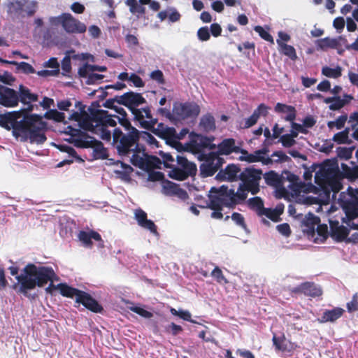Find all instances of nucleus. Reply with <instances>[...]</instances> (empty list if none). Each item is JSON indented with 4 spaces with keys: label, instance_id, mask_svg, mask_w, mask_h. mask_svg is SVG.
Masks as SVG:
<instances>
[{
    "label": "nucleus",
    "instance_id": "48",
    "mask_svg": "<svg viewBox=\"0 0 358 358\" xmlns=\"http://www.w3.org/2000/svg\"><path fill=\"white\" fill-rule=\"evenodd\" d=\"M178 185L169 180H166L163 185L164 193L166 195L174 196L176 189H178Z\"/></svg>",
    "mask_w": 358,
    "mask_h": 358
},
{
    "label": "nucleus",
    "instance_id": "41",
    "mask_svg": "<svg viewBox=\"0 0 358 358\" xmlns=\"http://www.w3.org/2000/svg\"><path fill=\"white\" fill-rule=\"evenodd\" d=\"M177 163L180 166V168H182L185 169H194L192 170V172L196 173V166L194 163L189 162L187 158L184 156L177 155L176 157Z\"/></svg>",
    "mask_w": 358,
    "mask_h": 358
},
{
    "label": "nucleus",
    "instance_id": "30",
    "mask_svg": "<svg viewBox=\"0 0 358 358\" xmlns=\"http://www.w3.org/2000/svg\"><path fill=\"white\" fill-rule=\"evenodd\" d=\"M275 110L277 113H287V115L284 117L286 121L292 122L296 118V109L294 106L278 103L275 106Z\"/></svg>",
    "mask_w": 358,
    "mask_h": 358
},
{
    "label": "nucleus",
    "instance_id": "5",
    "mask_svg": "<svg viewBox=\"0 0 358 358\" xmlns=\"http://www.w3.org/2000/svg\"><path fill=\"white\" fill-rule=\"evenodd\" d=\"M263 172L262 169L250 166L244 169L239 174V180L241 183L235 192L236 197L241 201H244L248 196V192L255 195L260 191V180Z\"/></svg>",
    "mask_w": 358,
    "mask_h": 358
},
{
    "label": "nucleus",
    "instance_id": "4",
    "mask_svg": "<svg viewBox=\"0 0 358 358\" xmlns=\"http://www.w3.org/2000/svg\"><path fill=\"white\" fill-rule=\"evenodd\" d=\"M140 138L141 131L138 129L123 132L120 128L117 127L113 132L111 145L120 157H129L132 151L138 152L141 150Z\"/></svg>",
    "mask_w": 358,
    "mask_h": 358
},
{
    "label": "nucleus",
    "instance_id": "47",
    "mask_svg": "<svg viewBox=\"0 0 358 358\" xmlns=\"http://www.w3.org/2000/svg\"><path fill=\"white\" fill-rule=\"evenodd\" d=\"M119 122V124L124 127V131L126 132L132 131V130L137 129L136 127H133L131 124V122L128 119L127 116L125 117H119L117 115L114 116Z\"/></svg>",
    "mask_w": 358,
    "mask_h": 358
},
{
    "label": "nucleus",
    "instance_id": "33",
    "mask_svg": "<svg viewBox=\"0 0 358 358\" xmlns=\"http://www.w3.org/2000/svg\"><path fill=\"white\" fill-rule=\"evenodd\" d=\"M324 102L331 103L329 106L331 110H337L344 107L349 102V100L343 99L340 96H332L325 98Z\"/></svg>",
    "mask_w": 358,
    "mask_h": 358
},
{
    "label": "nucleus",
    "instance_id": "42",
    "mask_svg": "<svg viewBox=\"0 0 358 358\" xmlns=\"http://www.w3.org/2000/svg\"><path fill=\"white\" fill-rule=\"evenodd\" d=\"M13 65L17 66V70H20L25 74L35 73L36 70L29 63L25 62H10Z\"/></svg>",
    "mask_w": 358,
    "mask_h": 358
},
{
    "label": "nucleus",
    "instance_id": "57",
    "mask_svg": "<svg viewBox=\"0 0 358 358\" xmlns=\"http://www.w3.org/2000/svg\"><path fill=\"white\" fill-rule=\"evenodd\" d=\"M129 309L132 312H134L145 318H150L153 315V314L151 312L146 310L143 309V308H141L138 306H132V307H130Z\"/></svg>",
    "mask_w": 358,
    "mask_h": 358
},
{
    "label": "nucleus",
    "instance_id": "20",
    "mask_svg": "<svg viewBox=\"0 0 358 358\" xmlns=\"http://www.w3.org/2000/svg\"><path fill=\"white\" fill-rule=\"evenodd\" d=\"M320 222V219L319 217L311 213H308L303 221V224L305 227L303 229L304 232L306 233L309 237L313 238L315 235V227L317 226Z\"/></svg>",
    "mask_w": 358,
    "mask_h": 358
},
{
    "label": "nucleus",
    "instance_id": "49",
    "mask_svg": "<svg viewBox=\"0 0 358 358\" xmlns=\"http://www.w3.org/2000/svg\"><path fill=\"white\" fill-rule=\"evenodd\" d=\"M254 30L257 33L259 34V36L262 39H264L272 44L274 43V40H273V36L267 31H266L262 27H261L259 25L255 26L254 27Z\"/></svg>",
    "mask_w": 358,
    "mask_h": 358
},
{
    "label": "nucleus",
    "instance_id": "11",
    "mask_svg": "<svg viewBox=\"0 0 358 358\" xmlns=\"http://www.w3.org/2000/svg\"><path fill=\"white\" fill-rule=\"evenodd\" d=\"M89 112L92 115L96 126V129L101 127H115L117 124L114 116L107 110L89 108Z\"/></svg>",
    "mask_w": 358,
    "mask_h": 358
},
{
    "label": "nucleus",
    "instance_id": "45",
    "mask_svg": "<svg viewBox=\"0 0 358 358\" xmlns=\"http://www.w3.org/2000/svg\"><path fill=\"white\" fill-rule=\"evenodd\" d=\"M126 4L129 6L130 11L132 13L144 14L145 13V8L140 6L137 0H127Z\"/></svg>",
    "mask_w": 358,
    "mask_h": 358
},
{
    "label": "nucleus",
    "instance_id": "15",
    "mask_svg": "<svg viewBox=\"0 0 358 358\" xmlns=\"http://www.w3.org/2000/svg\"><path fill=\"white\" fill-rule=\"evenodd\" d=\"M134 218L141 227L149 230L155 235L158 234L157 226L153 221L148 219V215L141 208L136 209L134 211Z\"/></svg>",
    "mask_w": 358,
    "mask_h": 358
},
{
    "label": "nucleus",
    "instance_id": "55",
    "mask_svg": "<svg viewBox=\"0 0 358 358\" xmlns=\"http://www.w3.org/2000/svg\"><path fill=\"white\" fill-rule=\"evenodd\" d=\"M271 157H278V159H272V160L273 161V162H275V163L287 162L291 161L290 157H288L282 151H275L271 155Z\"/></svg>",
    "mask_w": 358,
    "mask_h": 358
},
{
    "label": "nucleus",
    "instance_id": "35",
    "mask_svg": "<svg viewBox=\"0 0 358 358\" xmlns=\"http://www.w3.org/2000/svg\"><path fill=\"white\" fill-rule=\"evenodd\" d=\"M248 207L255 210L258 215H260V213L262 212L264 209V201L263 200L259 197L255 196L250 199L248 201Z\"/></svg>",
    "mask_w": 358,
    "mask_h": 358
},
{
    "label": "nucleus",
    "instance_id": "14",
    "mask_svg": "<svg viewBox=\"0 0 358 358\" xmlns=\"http://www.w3.org/2000/svg\"><path fill=\"white\" fill-rule=\"evenodd\" d=\"M62 27L69 34H83L86 31L85 24L75 18L71 13L64 16Z\"/></svg>",
    "mask_w": 358,
    "mask_h": 358
},
{
    "label": "nucleus",
    "instance_id": "21",
    "mask_svg": "<svg viewBox=\"0 0 358 358\" xmlns=\"http://www.w3.org/2000/svg\"><path fill=\"white\" fill-rule=\"evenodd\" d=\"M194 169H185L180 167H173L169 173V176L174 180L182 181L188 178L189 176H194L196 173L192 172Z\"/></svg>",
    "mask_w": 358,
    "mask_h": 358
},
{
    "label": "nucleus",
    "instance_id": "60",
    "mask_svg": "<svg viewBox=\"0 0 358 358\" xmlns=\"http://www.w3.org/2000/svg\"><path fill=\"white\" fill-rule=\"evenodd\" d=\"M283 174L284 176L282 177V178L286 179L287 180L290 182L292 185H298L299 178L296 175L291 173L289 171H285L283 172Z\"/></svg>",
    "mask_w": 358,
    "mask_h": 358
},
{
    "label": "nucleus",
    "instance_id": "22",
    "mask_svg": "<svg viewBox=\"0 0 358 358\" xmlns=\"http://www.w3.org/2000/svg\"><path fill=\"white\" fill-rule=\"evenodd\" d=\"M78 237L86 247L92 246L93 243L92 239H94L96 241H102L101 235L98 232L93 230L90 231V232L80 231L78 235Z\"/></svg>",
    "mask_w": 358,
    "mask_h": 358
},
{
    "label": "nucleus",
    "instance_id": "40",
    "mask_svg": "<svg viewBox=\"0 0 358 358\" xmlns=\"http://www.w3.org/2000/svg\"><path fill=\"white\" fill-rule=\"evenodd\" d=\"M45 117L48 120H52L57 122H62L65 119L64 113L59 112L55 109L50 110L45 113Z\"/></svg>",
    "mask_w": 358,
    "mask_h": 358
},
{
    "label": "nucleus",
    "instance_id": "24",
    "mask_svg": "<svg viewBox=\"0 0 358 358\" xmlns=\"http://www.w3.org/2000/svg\"><path fill=\"white\" fill-rule=\"evenodd\" d=\"M19 101L23 104L28 103L36 102L38 101V95L31 92V90L24 87L23 85H20L19 87L18 92Z\"/></svg>",
    "mask_w": 358,
    "mask_h": 358
},
{
    "label": "nucleus",
    "instance_id": "54",
    "mask_svg": "<svg viewBox=\"0 0 358 358\" xmlns=\"http://www.w3.org/2000/svg\"><path fill=\"white\" fill-rule=\"evenodd\" d=\"M262 215L266 216L268 219L275 222H278L280 220V217H278V214L276 213L274 209L264 208V210L260 213L259 216Z\"/></svg>",
    "mask_w": 358,
    "mask_h": 358
},
{
    "label": "nucleus",
    "instance_id": "46",
    "mask_svg": "<svg viewBox=\"0 0 358 358\" xmlns=\"http://www.w3.org/2000/svg\"><path fill=\"white\" fill-rule=\"evenodd\" d=\"M272 341L276 350L282 352L286 351L287 345L285 343V336H283L282 337H277L275 334H274Z\"/></svg>",
    "mask_w": 358,
    "mask_h": 358
},
{
    "label": "nucleus",
    "instance_id": "53",
    "mask_svg": "<svg viewBox=\"0 0 358 358\" xmlns=\"http://www.w3.org/2000/svg\"><path fill=\"white\" fill-rule=\"evenodd\" d=\"M59 150L62 152H64L69 154L70 156L75 158L78 162L83 161L81 157L77 155L76 150L69 145H60Z\"/></svg>",
    "mask_w": 358,
    "mask_h": 358
},
{
    "label": "nucleus",
    "instance_id": "39",
    "mask_svg": "<svg viewBox=\"0 0 358 358\" xmlns=\"http://www.w3.org/2000/svg\"><path fill=\"white\" fill-rule=\"evenodd\" d=\"M322 73L328 78H338L341 76L342 70L341 68L338 66L335 69H332L329 66H324L322 69Z\"/></svg>",
    "mask_w": 358,
    "mask_h": 358
},
{
    "label": "nucleus",
    "instance_id": "56",
    "mask_svg": "<svg viewBox=\"0 0 358 358\" xmlns=\"http://www.w3.org/2000/svg\"><path fill=\"white\" fill-rule=\"evenodd\" d=\"M198 38L201 41H208L210 38V34L208 27H203L197 31Z\"/></svg>",
    "mask_w": 358,
    "mask_h": 358
},
{
    "label": "nucleus",
    "instance_id": "12",
    "mask_svg": "<svg viewBox=\"0 0 358 358\" xmlns=\"http://www.w3.org/2000/svg\"><path fill=\"white\" fill-rule=\"evenodd\" d=\"M196 138L191 141L190 147L192 152L195 153H200L204 149L208 148L209 150H215L216 145L213 143L215 137L213 136H206L201 134H194Z\"/></svg>",
    "mask_w": 358,
    "mask_h": 358
},
{
    "label": "nucleus",
    "instance_id": "7",
    "mask_svg": "<svg viewBox=\"0 0 358 358\" xmlns=\"http://www.w3.org/2000/svg\"><path fill=\"white\" fill-rule=\"evenodd\" d=\"M76 297L75 303L78 306L82 304L87 310L95 313H101L103 310L102 306L94 299L89 293L73 287L71 296L69 298Z\"/></svg>",
    "mask_w": 358,
    "mask_h": 358
},
{
    "label": "nucleus",
    "instance_id": "51",
    "mask_svg": "<svg viewBox=\"0 0 358 358\" xmlns=\"http://www.w3.org/2000/svg\"><path fill=\"white\" fill-rule=\"evenodd\" d=\"M355 147L352 148H338V157L341 159L348 160L352 157Z\"/></svg>",
    "mask_w": 358,
    "mask_h": 358
},
{
    "label": "nucleus",
    "instance_id": "50",
    "mask_svg": "<svg viewBox=\"0 0 358 358\" xmlns=\"http://www.w3.org/2000/svg\"><path fill=\"white\" fill-rule=\"evenodd\" d=\"M211 276H213L218 283L227 284L228 280L224 276L222 270L218 267L215 268L211 272Z\"/></svg>",
    "mask_w": 358,
    "mask_h": 358
},
{
    "label": "nucleus",
    "instance_id": "27",
    "mask_svg": "<svg viewBox=\"0 0 358 358\" xmlns=\"http://www.w3.org/2000/svg\"><path fill=\"white\" fill-rule=\"evenodd\" d=\"M276 43L278 45V51L281 55L287 57L292 61L297 59L296 50L292 45H288L280 40H276Z\"/></svg>",
    "mask_w": 358,
    "mask_h": 358
},
{
    "label": "nucleus",
    "instance_id": "25",
    "mask_svg": "<svg viewBox=\"0 0 358 358\" xmlns=\"http://www.w3.org/2000/svg\"><path fill=\"white\" fill-rule=\"evenodd\" d=\"M267 185L278 188L282 185V178L275 171H269L262 175Z\"/></svg>",
    "mask_w": 358,
    "mask_h": 358
},
{
    "label": "nucleus",
    "instance_id": "38",
    "mask_svg": "<svg viewBox=\"0 0 358 358\" xmlns=\"http://www.w3.org/2000/svg\"><path fill=\"white\" fill-rule=\"evenodd\" d=\"M142 150H143V148L141 146V150L139 151H132L131 154H132L131 157V163L135 166H138L141 169H143L146 166V161L141 157L138 155Z\"/></svg>",
    "mask_w": 358,
    "mask_h": 358
},
{
    "label": "nucleus",
    "instance_id": "26",
    "mask_svg": "<svg viewBox=\"0 0 358 358\" xmlns=\"http://www.w3.org/2000/svg\"><path fill=\"white\" fill-rule=\"evenodd\" d=\"M239 159L248 163L262 162L264 165L271 164L273 162L269 157H265L264 156H259V155L257 154V150L253 153H248V155L240 156Z\"/></svg>",
    "mask_w": 358,
    "mask_h": 358
},
{
    "label": "nucleus",
    "instance_id": "34",
    "mask_svg": "<svg viewBox=\"0 0 358 358\" xmlns=\"http://www.w3.org/2000/svg\"><path fill=\"white\" fill-rule=\"evenodd\" d=\"M342 174L344 178L354 181L358 179V166L350 167L345 164H341Z\"/></svg>",
    "mask_w": 358,
    "mask_h": 358
},
{
    "label": "nucleus",
    "instance_id": "37",
    "mask_svg": "<svg viewBox=\"0 0 358 358\" xmlns=\"http://www.w3.org/2000/svg\"><path fill=\"white\" fill-rule=\"evenodd\" d=\"M350 129L345 128L342 131L338 132L334 134L333 140L338 144L350 143L351 141L349 140Z\"/></svg>",
    "mask_w": 358,
    "mask_h": 358
},
{
    "label": "nucleus",
    "instance_id": "32",
    "mask_svg": "<svg viewBox=\"0 0 358 358\" xmlns=\"http://www.w3.org/2000/svg\"><path fill=\"white\" fill-rule=\"evenodd\" d=\"M80 127L85 130L92 133H96V126L92 118V115L87 112L84 113L80 121L79 122Z\"/></svg>",
    "mask_w": 358,
    "mask_h": 358
},
{
    "label": "nucleus",
    "instance_id": "36",
    "mask_svg": "<svg viewBox=\"0 0 358 358\" xmlns=\"http://www.w3.org/2000/svg\"><path fill=\"white\" fill-rule=\"evenodd\" d=\"M315 233H317L319 237H317L314 241L316 243H324L328 238L329 234L328 232L327 225L326 224H320L319 223L315 229Z\"/></svg>",
    "mask_w": 358,
    "mask_h": 358
},
{
    "label": "nucleus",
    "instance_id": "18",
    "mask_svg": "<svg viewBox=\"0 0 358 358\" xmlns=\"http://www.w3.org/2000/svg\"><path fill=\"white\" fill-rule=\"evenodd\" d=\"M330 236L336 242L343 241L348 236L350 230L343 225H340L338 221H330Z\"/></svg>",
    "mask_w": 358,
    "mask_h": 358
},
{
    "label": "nucleus",
    "instance_id": "16",
    "mask_svg": "<svg viewBox=\"0 0 358 358\" xmlns=\"http://www.w3.org/2000/svg\"><path fill=\"white\" fill-rule=\"evenodd\" d=\"M294 293L303 294L307 296L317 297L322 294V290L320 287L312 282H305L294 287L292 290Z\"/></svg>",
    "mask_w": 358,
    "mask_h": 358
},
{
    "label": "nucleus",
    "instance_id": "43",
    "mask_svg": "<svg viewBox=\"0 0 358 358\" xmlns=\"http://www.w3.org/2000/svg\"><path fill=\"white\" fill-rule=\"evenodd\" d=\"M76 107L78 108L80 112L73 111L70 116V119L79 122L83 115L86 112L85 106L83 105L80 101H77L76 103Z\"/></svg>",
    "mask_w": 358,
    "mask_h": 358
},
{
    "label": "nucleus",
    "instance_id": "13",
    "mask_svg": "<svg viewBox=\"0 0 358 358\" xmlns=\"http://www.w3.org/2000/svg\"><path fill=\"white\" fill-rule=\"evenodd\" d=\"M18 103V92L12 88L0 85V105L6 108H14Z\"/></svg>",
    "mask_w": 358,
    "mask_h": 358
},
{
    "label": "nucleus",
    "instance_id": "1",
    "mask_svg": "<svg viewBox=\"0 0 358 358\" xmlns=\"http://www.w3.org/2000/svg\"><path fill=\"white\" fill-rule=\"evenodd\" d=\"M16 280L17 284H15L13 288L16 289L18 287L17 292L22 294L29 299H34L36 297V294L32 295L29 293V290L34 289L36 287H43L48 282L50 283L45 289L48 294H52L54 290L59 289L63 296L69 298L73 289V287L66 283L53 284L54 281L59 280V277L51 266H38L33 263L27 264L20 275L16 277Z\"/></svg>",
    "mask_w": 358,
    "mask_h": 358
},
{
    "label": "nucleus",
    "instance_id": "63",
    "mask_svg": "<svg viewBox=\"0 0 358 358\" xmlns=\"http://www.w3.org/2000/svg\"><path fill=\"white\" fill-rule=\"evenodd\" d=\"M280 141L285 148H290L296 143V141L292 138L288 134H284L281 136L280 138Z\"/></svg>",
    "mask_w": 358,
    "mask_h": 358
},
{
    "label": "nucleus",
    "instance_id": "17",
    "mask_svg": "<svg viewBox=\"0 0 358 358\" xmlns=\"http://www.w3.org/2000/svg\"><path fill=\"white\" fill-rule=\"evenodd\" d=\"M241 172L239 165L231 164L227 165L224 169L220 170L216 177L220 180L234 182L239 180Z\"/></svg>",
    "mask_w": 358,
    "mask_h": 358
},
{
    "label": "nucleus",
    "instance_id": "23",
    "mask_svg": "<svg viewBox=\"0 0 358 358\" xmlns=\"http://www.w3.org/2000/svg\"><path fill=\"white\" fill-rule=\"evenodd\" d=\"M345 310L340 307L334 308L331 310H325L320 319V322L322 323L331 322H334L340 318Z\"/></svg>",
    "mask_w": 358,
    "mask_h": 358
},
{
    "label": "nucleus",
    "instance_id": "31",
    "mask_svg": "<svg viewBox=\"0 0 358 358\" xmlns=\"http://www.w3.org/2000/svg\"><path fill=\"white\" fill-rule=\"evenodd\" d=\"M199 127L206 132L214 131L216 127L214 117L210 113L203 115L200 120Z\"/></svg>",
    "mask_w": 358,
    "mask_h": 358
},
{
    "label": "nucleus",
    "instance_id": "10",
    "mask_svg": "<svg viewBox=\"0 0 358 358\" xmlns=\"http://www.w3.org/2000/svg\"><path fill=\"white\" fill-rule=\"evenodd\" d=\"M199 113L200 107L195 103H175L173 108V114L178 120L196 117Z\"/></svg>",
    "mask_w": 358,
    "mask_h": 358
},
{
    "label": "nucleus",
    "instance_id": "59",
    "mask_svg": "<svg viewBox=\"0 0 358 358\" xmlns=\"http://www.w3.org/2000/svg\"><path fill=\"white\" fill-rule=\"evenodd\" d=\"M107 128H99L97 129V133L95 134L99 135L102 140L110 141L111 138H113V135H111V132Z\"/></svg>",
    "mask_w": 358,
    "mask_h": 358
},
{
    "label": "nucleus",
    "instance_id": "61",
    "mask_svg": "<svg viewBox=\"0 0 358 358\" xmlns=\"http://www.w3.org/2000/svg\"><path fill=\"white\" fill-rule=\"evenodd\" d=\"M159 155L162 158L164 166L167 168H171V165L170 164L174 162L173 157L170 153L162 151L159 152Z\"/></svg>",
    "mask_w": 358,
    "mask_h": 358
},
{
    "label": "nucleus",
    "instance_id": "44",
    "mask_svg": "<svg viewBox=\"0 0 358 358\" xmlns=\"http://www.w3.org/2000/svg\"><path fill=\"white\" fill-rule=\"evenodd\" d=\"M89 138L86 134V136H79L73 139L74 145L77 148H90L92 145V141H88L87 138Z\"/></svg>",
    "mask_w": 358,
    "mask_h": 358
},
{
    "label": "nucleus",
    "instance_id": "58",
    "mask_svg": "<svg viewBox=\"0 0 358 358\" xmlns=\"http://www.w3.org/2000/svg\"><path fill=\"white\" fill-rule=\"evenodd\" d=\"M231 219L237 225L243 229H246V224L243 215L236 212L233 213L231 215Z\"/></svg>",
    "mask_w": 358,
    "mask_h": 358
},
{
    "label": "nucleus",
    "instance_id": "64",
    "mask_svg": "<svg viewBox=\"0 0 358 358\" xmlns=\"http://www.w3.org/2000/svg\"><path fill=\"white\" fill-rule=\"evenodd\" d=\"M129 80L132 82L134 85L136 87H143L145 85V83L143 82L142 78L134 73H132L129 76Z\"/></svg>",
    "mask_w": 358,
    "mask_h": 358
},
{
    "label": "nucleus",
    "instance_id": "52",
    "mask_svg": "<svg viewBox=\"0 0 358 358\" xmlns=\"http://www.w3.org/2000/svg\"><path fill=\"white\" fill-rule=\"evenodd\" d=\"M150 78L156 81L159 85H164L166 81L164 73L161 70H155L150 73Z\"/></svg>",
    "mask_w": 358,
    "mask_h": 358
},
{
    "label": "nucleus",
    "instance_id": "8",
    "mask_svg": "<svg viewBox=\"0 0 358 358\" xmlns=\"http://www.w3.org/2000/svg\"><path fill=\"white\" fill-rule=\"evenodd\" d=\"M342 208L346 215L343 222L351 229L358 230V197L351 196L350 199L342 201Z\"/></svg>",
    "mask_w": 358,
    "mask_h": 358
},
{
    "label": "nucleus",
    "instance_id": "29",
    "mask_svg": "<svg viewBox=\"0 0 358 358\" xmlns=\"http://www.w3.org/2000/svg\"><path fill=\"white\" fill-rule=\"evenodd\" d=\"M315 45L317 50H326L327 48L337 49L339 47L338 39L330 38L329 37L317 40Z\"/></svg>",
    "mask_w": 358,
    "mask_h": 358
},
{
    "label": "nucleus",
    "instance_id": "2",
    "mask_svg": "<svg viewBox=\"0 0 358 358\" xmlns=\"http://www.w3.org/2000/svg\"><path fill=\"white\" fill-rule=\"evenodd\" d=\"M0 127L7 131L12 129L13 136L16 138H20L22 142L29 140L31 143L42 144L47 140L43 131L45 124L42 121V117L37 114L24 116L17 124L8 112L0 113Z\"/></svg>",
    "mask_w": 358,
    "mask_h": 358
},
{
    "label": "nucleus",
    "instance_id": "6",
    "mask_svg": "<svg viewBox=\"0 0 358 358\" xmlns=\"http://www.w3.org/2000/svg\"><path fill=\"white\" fill-rule=\"evenodd\" d=\"M210 193L208 196V207L212 210H222L224 206L233 208L241 203L236 197L234 189H229L225 185H222L218 189L212 187Z\"/></svg>",
    "mask_w": 358,
    "mask_h": 358
},
{
    "label": "nucleus",
    "instance_id": "9",
    "mask_svg": "<svg viewBox=\"0 0 358 358\" xmlns=\"http://www.w3.org/2000/svg\"><path fill=\"white\" fill-rule=\"evenodd\" d=\"M201 157L205 162L201 164L200 171L201 175L204 177L213 176L224 163V159L214 152L203 154Z\"/></svg>",
    "mask_w": 358,
    "mask_h": 358
},
{
    "label": "nucleus",
    "instance_id": "3",
    "mask_svg": "<svg viewBox=\"0 0 358 358\" xmlns=\"http://www.w3.org/2000/svg\"><path fill=\"white\" fill-rule=\"evenodd\" d=\"M119 104L127 107L141 126L146 129H152L157 123V120L153 118L149 107L137 108L141 104L146 103L145 99L141 93L132 91L127 92L118 96Z\"/></svg>",
    "mask_w": 358,
    "mask_h": 358
},
{
    "label": "nucleus",
    "instance_id": "28",
    "mask_svg": "<svg viewBox=\"0 0 358 358\" xmlns=\"http://www.w3.org/2000/svg\"><path fill=\"white\" fill-rule=\"evenodd\" d=\"M150 130H152L155 135L163 139H166V141H176V139L177 138L176 131L173 127H166L165 129H162L159 128H155L154 126Z\"/></svg>",
    "mask_w": 358,
    "mask_h": 358
},
{
    "label": "nucleus",
    "instance_id": "62",
    "mask_svg": "<svg viewBox=\"0 0 358 358\" xmlns=\"http://www.w3.org/2000/svg\"><path fill=\"white\" fill-rule=\"evenodd\" d=\"M141 138L145 140L149 145L158 146V142L156 138L147 131L141 132Z\"/></svg>",
    "mask_w": 358,
    "mask_h": 358
},
{
    "label": "nucleus",
    "instance_id": "19",
    "mask_svg": "<svg viewBox=\"0 0 358 358\" xmlns=\"http://www.w3.org/2000/svg\"><path fill=\"white\" fill-rule=\"evenodd\" d=\"M217 152L219 155H229L233 152L238 153L240 147L236 145V141L234 138H225L222 140L217 145Z\"/></svg>",
    "mask_w": 358,
    "mask_h": 358
}]
</instances>
